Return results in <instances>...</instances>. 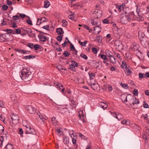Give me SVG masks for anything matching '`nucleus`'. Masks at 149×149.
Here are the masks:
<instances>
[{
  "label": "nucleus",
  "mask_w": 149,
  "mask_h": 149,
  "mask_svg": "<svg viewBox=\"0 0 149 149\" xmlns=\"http://www.w3.org/2000/svg\"><path fill=\"white\" fill-rule=\"evenodd\" d=\"M19 75L21 79L25 81H27L30 80L32 78V76L31 72L27 68H24L21 72Z\"/></svg>",
  "instance_id": "1"
},
{
  "label": "nucleus",
  "mask_w": 149,
  "mask_h": 149,
  "mask_svg": "<svg viewBox=\"0 0 149 149\" xmlns=\"http://www.w3.org/2000/svg\"><path fill=\"white\" fill-rule=\"evenodd\" d=\"M12 37V35L8 33L0 35V42H4L8 41L10 40V38Z\"/></svg>",
  "instance_id": "2"
},
{
  "label": "nucleus",
  "mask_w": 149,
  "mask_h": 149,
  "mask_svg": "<svg viewBox=\"0 0 149 149\" xmlns=\"http://www.w3.org/2000/svg\"><path fill=\"white\" fill-rule=\"evenodd\" d=\"M120 17V22L123 24H126L131 20V18L128 15H122Z\"/></svg>",
  "instance_id": "3"
},
{
  "label": "nucleus",
  "mask_w": 149,
  "mask_h": 149,
  "mask_svg": "<svg viewBox=\"0 0 149 149\" xmlns=\"http://www.w3.org/2000/svg\"><path fill=\"white\" fill-rule=\"evenodd\" d=\"M10 116L12 121V123H10L11 125H12V124L16 125L18 123L19 117L17 114H12Z\"/></svg>",
  "instance_id": "4"
},
{
  "label": "nucleus",
  "mask_w": 149,
  "mask_h": 149,
  "mask_svg": "<svg viewBox=\"0 0 149 149\" xmlns=\"http://www.w3.org/2000/svg\"><path fill=\"white\" fill-rule=\"evenodd\" d=\"M4 130V127L3 126L0 124V134L3 133ZM4 136H0V146L1 147L2 146V143L4 140Z\"/></svg>",
  "instance_id": "5"
},
{
  "label": "nucleus",
  "mask_w": 149,
  "mask_h": 149,
  "mask_svg": "<svg viewBox=\"0 0 149 149\" xmlns=\"http://www.w3.org/2000/svg\"><path fill=\"white\" fill-rule=\"evenodd\" d=\"M121 98L123 102H125L128 101V100L132 98V96L128 95L127 96L124 94L122 95Z\"/></svg>",
  "instance_id": "6"
},
{
  "label": "nucleus",
  "mask_w": 149,
  "mask_h": 149,
  "mask_svg": "<svg viewBox=\"0 0 149 149\" xmlns=\"http://www.w3.org/2000/svg\"><path fill=\"white\" fill-rule=\"evenodd\" d=\"M128 102L132 103L133 105H134L136 104H138L139 103L138 99H137L135 97L132 96V98L128 100Z\"/></svg>",
  "instance_id": "7"
},
{
  "label": "nucleus",
  "mask_w": 149,
  "mask_h": 149,
  "mask_svg": "<svg viewBox=\"0 0 149 149\" xmlns=\"http://www.w3.org/2000/svg\"><path fill=\"white\" fill-rule=\"evenodd\" d=\"M26 109L28 112L30 113H34L36 111V109L32 106H28L26 107Z\"/></svg>",
  "instance_id": "8"
},
{
  "label": "nucleus",
  "mask_w": 149,
  "mask_h": 149,
  "mask_svg": "<svg viewBox=\"0 0 149 149\" xmlns=\"http://www.w3.org/2000/svg\"><path fill=\"white\" fill-rule=\"evenodd\" d=\"M94 32L93 33L95 34H97L99 33L101 30V27L100 26H95L94 27Z\"/></svg>",
  "instance_id": "9"
},
{
  "label": "nucleus",
  "mask_w": 149,
  "mask_h": 149,
  "mask_svg": "<svg viewBox=\"0 0 149 149\" xmlns=\"http://www.w3.org/2000/svg\"><path fill=\"white\" fill-rule=\"evenodd\" d=\"M91 88L94 90L98 91L100 90V87L99 85L97 84H90Z\"/></svg>",
  "instance_id": "10"
},
{
  "label": "nucleus",
  "mask_w": 149,
  "mask_h": 149,
  "mask_svg": "<svg viewBox=\"0 0 149 149\" xmlns=\"http://www.w3.org/2000/svg\"><path fill=\"white\" fill-rule=\"evenodd\" d=\"M91 22L93 25L95 26H99L101 24L100 21H96L94 19H92L91 20Z\"/></svg>",
  "instance_id": "11"
},
{
  "label": "nucleus",
  "mask_w": 149,
  "mask_h": 149,
  "mask_svg": "<svg viewBox=\"0 0 149 149\" xmlns=\"http://www.w3.org/2000/svg\"><path fill=\"white\" fill-rule=\"evenodd\" d=\"M98 106L103 109H105L108 107V105L106 102H100L99 103Z\"/></svg>",
  "instance_id": "12"
},
{
  "label": "nucleus",
  "mask_w": 149,
  "mask_h": 149,
  "mask_svg": "<svg viewBox=\"0 0 149 149\" xmlns=\"http://www.w3.org/2000/svg\"><path fill=\"white\" fill-rule=\"evenodd\" d=\"M38 37L39 40L42 42L45 41L47 39L46 36L43 35L39 34L38 35Z\"/></svg>",
  "instance_id": "13"
},
{
  "label": "nucleus",
  "mask_w": 149,
  "mask_h": 149,
  "mask_svg": "<svg viewBox=\"0 0 149 149\" xmlns=\"http://www.w3.org/2000/svg\"><path fill=\"white\" fill-rule=\"evenodd\" d=\"M114 45L117 48H120L122 46V43L121 42L118 40L115 41Z\"/></svg>",
  "instance_id": "14"
},
{
  "label": "nucleus",
  "mask_w": 149,
  "mask_h": 149,
  "mask_svg": "<svg viewBox=\"0 0 149 149\" xmlns=\"http://www.w3.org/2000/svg\"><path fill=\"white\" fill-rule=\"evenodd\" d=\"M79 116L80 119L83 120V122L84 123H85V120H84L83 118L84 116V115L83 113V111L80 110L79 112Z\"/></svg>",
  "instance_id": "15"
},
{
  "label": "nucleus",
  "mask_w": 149,
  "mask_h": 149,
  "mask_svg": "<svg viewBox=\"0 0 149 149\" xmlns=\"http://www.w3.org/2000/svg\"><path fill=\"white\" fill-rule=\"evenodd\" d=\"M121 123L123 125H129L130 124V122L129 120H124L121 122Z\"/></svg>",
  "instance_id": "16"
},
{
  "label": "nucleus",
  "mask_w": 149,
  "mask_h": 149,
  "mask_svg": "<svg viewBox=\"0 0 149 149\" xmlns=\"http://www.w3.org/2000/svg\"><path fill=\"white\" fill-rule=\"evenodd\" d=\"M148 42H147V41L144 40H141V43L142 46L145 47H146L147 45H148Z\"/></svg>",
  "instance_id": "17"
},
{
  "label": "nucleus",
  "mask_w": 149,
  "mask_h": 149,
  "mask_svg": "<svg viewBox=\"0 0 149 149\" xmlns=\"http://www.w3.org/2000/svg\"><path fill=\"white\" fill-rule=\"evenodd\" d=\"M35 56H33L32 55H30L29 56H24L23 57V58L26 60L27 59H30L31 58H34Z\"/></svg>",
  "instance_id": "18"
},
{
  "label": "nucleus",
  "mask_w": 149,
  "mask_h": 149,
  "mask_svg": "<svg viewBox=\"0 0 149 149\" xmlns=\"http://www.w3.org/2000/svg\"><path fill=\"white\" fill-rule=\"evenodd\" d=\"M14 147L13 145L11 143L8 144L6 147L4 148V149H13Z\"/></svg>",
  "instance_id": "19"
},
{
  "label": "nucleus",
  "mask_w": 149,
  "mask_h": 149,
  "mask_svg": "<svg viewBox=\"0 0 149 149\" xmlns=\"http://www.w3.org/2000/svg\"><path fill=\"white\" fill-rule=\"evenodd\" d=\"M56 32L58 35L64 33L62 29L61 28H57L56 29Z\"/></svg>",
  "instance_id": "20"
},
{
  "label": "nucleus",
  "mask_w": 149,
  "mask_h": 149,
  "mask_svg": "<svg viewBox=\"0 0 149 149\" xmlns=\"http://www.w3.org/2000/svg\"><path fill=\"white\" fill-rule=\"evenodd\" d=\"M124 72L127 75H129L132 73V72L128 68H126L124 70Z\"/></svg>",
  "instance_id": "21"
},
{
  "label": "nucleus",
  "mask_w": 149,
  "mask_h": 149,
  "mask_svg": "<svg viewBox=\"0 0 149 149\" xmlns=\"http://www.w3.org/2000/svg\"><path fill=\"white\" fill-rule=\"evenodd\" d=\"M56 118L55 117H53L51 118V120L53 123V124L54 125H57V123L58 122L56 120Z\"/></svg>",
  "instance_id": "22"
},
{
  "label": "nucleus",
  "mask_w": 149,
  "mask_h": 149,
  "mask_svg": "<svg viewBox=\"0 0 149 149\" xmlns=\"http://www.w3.org/2000/svg\"><path fill=\"white\" fill-rule=\"evenodd\" d=\"M116 9L118 10L119 12H120L123 9V7L121 5H119L116 6Z\"/></svg>",
  "instance_id": "23"
},
{
  "label": "nucleus",
  "mask_w": 149,
  "mask_h": 149,
  "mask_svg": "<svg viewBox=\"0 0 149 149\" xmlns=\"http://www.w3.org/2000/svg\"><path fill=\"white\" fill-rule=\"evenodd\" d=\"M6 31L7 32V33L9 34L12 33L13 34H15V31L11 29H6Z\"/></svg>",
  "instance_id": "24"
},
{
  "label": "nucleus",
  "mask_w": 149,
  "mask_h": 149,
  "mask_svg": "<svg viewBox=\"0 0 149 149\" xmlns=\"http://www.w3.org/2000/svg\"><path fill=\"white\" fill-rule=\"evenodd\" d=\"M110 60L111 62L114 64L116 63V61L115 60V58L112 55L111 56L109 57Z\"/></svg>",
  "instance_id": "25"
},
{
  "label": "nucleus",
  "mask_w": 149,
  "mask_h": 149,
  "mask_svg": "<svg viewBox=\"0 0 149 149\" xmlns=\"http://www.w3.org/2000/svg\"><path fill=\"white\" fill-rule=\"evenodd\" d=\"M55 86L59 90H60V89H61V87H63V85L61 83H57L56 84V85Z\"/></svg>",
  "instance_id": "26"
},
{
  "label": "nucleus",
  "mask_w": 149,
  "mask_h": 149,
  "mask_svg": "<svg viewBox=\"0 0 149 149\" xmlns=\"http://www.w3.org/2000/svg\"><path fill=\"white\" fill-rule=\"evenodd\" d=\"M136 19L138 21L141 22L144 20V18L143 17L139 15V17H137L136 18Z\"/></svg>",
  "instance_id": "27"
},
{
  "label": "nucleus",
  "mask_w": 149,
  "mask_h": 149,
  "mask_svg": "<svg viewBox=\"0 0 149 149\" xmlns=\"http://www.w3.org/2000/svg\"><path fill=\"white\" fill-rule=\"evenodd\" d=\"M69 142V139L68 137H65L63 138V142L64 143L67 144Z\"/></svg>",
  "instance_id": "28"
},
{
  "label": "nucleus",
  "mask_w": 149,
  "mask_h": 149,
  "mask_svg": "<svg viewBox=\"0 0 149 149\" xmlns=\"http://www.w3.org/2000/svg\"><path fill=\"white\" fill-rule=\"evenodd\" d=\"M50 3L48 1H45L44 3V7L45 8H48L49 6Z\"/></svg>",
  "instance_id": "29"
},
{
  "label": "nucleus",
  "mask_w": 149,
  "mask_h": 149,
  "mask_svg": "<svg viewBox=\"0 0 149 149\" xmlns=\"http://www.w3.org/2000/svg\"><path fill=\"white\" fill-rule=\"evenodd\" d=\"M106 55L109 57L112 55V53L110 51L107 50L106 51Z\"/></svg>",
  "instance_id": "30"
},
{
  "label": "nucleus",
  "mask_w": 149,
  "mask_h": 149,
  "mask_svg": "<svg viewBox=\"0 0 149 149\" xmlns=\"http://www.w3.org/2000/svg\"><path fill=\"white\" fill-rule=\"evenodd\" d=\"M69 133L71 137L73 139H74L75 137V133L73 130H72L69 132Z\"/></svg>",
  "instance_id": "31"
},
{
  "label": "nucleus",
  "mask_w": 149,
  "mask_h": 149,
  "mask_svg": "<svg viewBox=\"0 0 149 149\" xmlns=\"http://www.w3.org/2000/svg\"><path fill=\"white\" fill-rule=\"evenodd\" d=\"M69 69L73 71H76L75 66L73 65V63L69 65Z\"/></svg>",
  "instance_id": "32"
},
{
  "label": "nucleus",
  "mask_w": 149,
  "mask_h": 149,
  "mask_svg": "<svg viewBox=\"0 0 149 149\" xmlns=\"http://www.w3.org/2000/svg\"><path fill=\"white\" fill-rule=\"evenodd\" d=\"M30 132H25L26 134H34L35 133V130L33 128H31L29 130Z\"/></svg>",
  "instance_id": "33"
},
{
  "label": "nucleus",
  "mask_w": 149,
  "mask_h": 149,
  "mask_svg": "<svg viewBox=\"0 0 149 149\" xmlns=\"http://www.w3.org/2000/svg\"><path fill=\"white\" fill-rule=\"evenodd\" d=\"M120 66L123 68H126L127 66L125 63L124 61H122Z\"/></svg>",
  "instance_id": "34"
},
{
  "label": "nucleus",
  "mask_w": 149,
  "mask_h": 149,
  "mask_svg": "<svg viewBox=\"0 0 149 149\" xmlns=\"http://www.w3.org/2000/svg\"><path fill=\"white\" fill-rule=\"evenodd\" d=\"M99 56L102 59L104 60V61L107 60V59L106 56L102 54H100Z\"/></svg>",
  "instance_id": "35"
},
{
  "label": "nucleus",
  "mask_w": 149,
  "mask_h": 149,
  "mask_svg": "<svg viewBox=\"0 0 149 149\" xmlns=\"http://www.w3.org/2000/svg\"><path fill=\"white\" fill-rule=\"evenodd\" d=\"M141 118H144V119L147 121L149 120V119L148 118V116L147 114L142 115L141 116Z\"/></svg>",
  "instance_id": "36"
},
{
  "label": "nucleus",
  "mask_w": 149,
  "mask_h": 149,
  "mask_svg": "<svg viewBox=\"0 0 149 149\" xmlns=\"http://www.w3.org/2000/svg\"><path fill=\"white\" fill-rule=\"evenodd\" d=\"M56 131H57V134L58 135H60L62 134L63 132H61L60 129L59 128H57L56 129Z\"/></svg>",
  "instance_id": "37"
},
{
  "label": "nucleus",
  "mask_w": 149,
  "mask_h": 149,
  "mask_svg": "<svg viewBox=\"0 0 149 149\" xmlns=\"http://www.w3.org/2000/svg\"><path fill=\"white\" fill-rule=\"evenodd\" d=\"M123 116L121 114H117V116H116V118H117L118 120H120L123 118Z\"/></svg>",
  "instance_id": "38"
},
{
  "label": "nucleus",
  "mask_w": 149,
  "mask_h": 149,
  "mask_svg": "<svg viewBox=\"0 0 149 149\" xmlns=\"http://www.w3.org/2000/svg\"><path fill=\"white\" fill-rule=\"evenodd\" d=\"M139 78H143L146 77V75L144 73H139Z\"/></svg>",
  "instance_id": "39"
},
{
  "label": "nucleus",
  "mask_w": 149,
  "mask_h": 149,
  "mask_svg": "<svg viewBox=\"0 0 149 149\" xmlns=\"http://www.w3.org/2000/svg\"><path fill=\"white\" fill-rule=\"evenodd\" d=\"M62 22L63 23V26L64 27H66L68 24L67 21L65 20L64 19L62 21Z\"/></svg>",
  "instance_id": "40"
},
{
  "label": "nucleus",
  "mask_w": 149,
  "mask_h": 149,
  "mask_svg": "<svg viewBox=\"0 0 149 149\" xmlns=\"http://www.w3.org/2000/svg\"><path fill=\"white\" fill-rule=\"evenodd\" d=\"M120 85L122 87L125 89H127L128 88V85L126 84H121Z\"/></svg>",
  "instance_id": "41"
},
{
  "label": "nucleus",
  "mask_w": 149,
  "mask_h": 149,
  "mask_svg": "<svg viewBox=\"0 0 149 149\" xmlns=\"http://www.w3.org/2000/svg\"><path fill=\"white\" fill-rule=\"evenodd\" d=\"M27 17H28V19L27 20L26 22L29 24H30L31 25H32L33 24H32L31 21V20L30 17H29V16H27Z\"/></svg>",
  "instance_id": "42"
},
{
  "label": "nucleus",
  "mask_w": 149,
  "mask_h": 149,
  "mask_svg": "<svg viewBox=\"0 0 149 149\" xmlns=\"http://www.w3.org/2000/svg\"><path fill=\"white\" fill-rule=\"evenodd\" d=\"M40 21H42V22H47L48 20V19H47L45 18V17H43L42 18H40Z\"/></svg>",
  "instance_id": "43"
},
{
  "label": "nucleus",
  "mask_w": 149,
  "mask_h": 149,
  "mask_svg": "<svg viewBox=\"0 0 149 149\" xmlns=\"http://www.w3.org/2000/svg\"><path fill=\"white\" fill-rule=\"evenodd\" d=\"M80 56L84 59L87 60L88 59L87 56L84 54L81 53L80 54Z\"/></svg>",
  "instance_id": "44"
},
{
  "label": "nucleus",
  "mask_w": 149,
  "mask_h": 149,
  "mask_svg": "<svg viewBox=\"0 0 149 149\" xmlns=\"http://www.w3.org/2000/svg\"><path fill=\"white\" fill-rule=\"evenodd\" d=\"M79 42L81 45L83 46H86L85 45L87 43V42L86 41H85L84 42H81L80 40H79Z\"/></svg>",
  "instance_id": "45"
},
{
  "label": "nucleus",
  "mask_w": 149,
  "mask_h": 149,
  "mask_svg": "<svg viewBox=\"0 0 149 149\" xmlns=\"http://www.w3.org/2000/svg\"><path fill=\"white\" fill-rule=\"evenodd\" d=\"M25 127H26V131L25 132H30L29 130H31L32 128L29 126L25 125Z\"/></svg>",
  "instance_id": "46"
},
{
  "label": "nucleus",
  "mask_w": 149,
  "mask_h": 149,
  "mask_svg": "<svg viewBox=\"0 0 149 149\" xmlns=\"http://www.w3.org/2000/svg\"><path fill=\"white\" fill-rule=\"evenodd\" d=\"M62 38L63 36H58L57 37V39L58 41L61 42L62 40Z\"/></svg>",
  "instance_id": "47"
},
{
  "label": "nucleus",
  "mask_w": 149,
  "mask_h": 149,
  "mask_svg": "<svg viewBox=\"0 0 149 149\" xmlns=\"http://www.w3.org/2000/svg\"><path fill=\"white\" fill-rule=\"evenodd\" d=\"M33 48H34L36 50H38L40 48V46L38 44L35 45Z\"/></svg>",
  "instance_id": "48"
},
{
  "label": "nucleus",
  "mask_w": 149,
  "mask_h": 149,
  "mask_svg": "<svg viewBox=\"0 0 149 149\" xmlns=\"http://www.w3.org/2000/svg\"><path fill=\"white\" fill-rule=\"evenodd\" d=\"M138 94V90L136 89H134V90L133 94L135 96H137Z\"/></svg>",
  "instance_id": "49"
},
{
  "label": "nucleus",
  "mask_w": 149,
  "mask_h": 149,
  "mask_svg": "<svg viewBox=\"0 0 149 149\" xmlns=\"http://www.w3.org/2000/svg\"><path fill=\"white\" fill-rule=\"evenodd\" d=\"M13 18L14 20L15 21L18 20L19 19V16L17 15H16L14 16H13Z\"/></svg>",
  "instance_id": "50"
},
{
  "label": "nucleus",
  "mask_w": 149,
  "mask_h": 149,
  "mask_svg": "<svg viewBox=\"0 0 149 149\" xmlns=\"http://www.w3.org/2000/svg\"><path fill=\"white\" fill-rule=\"evenodd\" d=\"M34 45L33 43H30L28 44V46L31 49H33Z\"/></svg>",
  "instance_id": "51"
},
{
  "label": "nucleus",
  "mask_w": 149,
  "mask_h": 149,
  "mask_svg": "<svg viewBox=\"0 0 149 149\" xmlns=\"http://www.w3.org/2000/svg\"><path fill=\"white\" fill-rule=\"evenodd\" d=\"M15 34L16 33L17 34H18L20 33L21 31L19 29H15Z\"/></svg>",
  "instance_id": "52"
},
{
  "label": "nucleus",
  "mask_w": 149,
  "mask_h": 149,
  "mask_svg": "<svg viewBox=\"0 0 149 149\" xmlns=\"http://www.w3.org/2000/svg\"><path fill=\"white\" fill-rule=\"evenodd\" d=\"M63 54L65 57H68L70 53L68 52L65 51L64 52Z\"/></svg>",
  "instance_id": "53"
},
{
  "label": "nucleus",
  "mask_w": 149,
  "mask_h": 149,
  "mask_svg": "<svg viewBox=\"0 0 149 149\" xmlns=\"http://www.w3.org/2000/svg\"><path fill=\"white\" fill-rule=\"evenodd\" d=\"M17 15H19L20 17L21 18H24L26 16V15L22 13H17Z\"/></svg>",
  "instance_id": "54"
},
{
  "label": "nucleus",
  "mask_w": 149,
  "mask_h": 149,
  "mask_svg": "<svg viewBox=\"0 0 149 149\" xmlns=\"http://www.w3.org/2000/svg\"><path fill=\"white\" fill-rule=\"evenodd\" d=\"M8 8V6L6 5H4L2 7V9L4 10H6Z\"/></svg>",
  "instance_id": "55"
},
{
  "label": "nucleus",
  "mask_w": 149,
  "mask_h": 149,
  "mask_svg": "<svg viewBox=\"0 0 149 149\" xmlns=\"http://www.w3.org/2000/svg\"><path fill=\"white\" fill-rule=\"evenodd\" d=\"M89 75L90 77V79L91 80H92L93 78V77H94V74L91 73H90Z\"/></svg>",
  "instance_id": "56"
},
{
  "label": "nucleus",
  "mask_w": 149,
  "mask_h": 149,
  "mask_svg": "<svg viewBox=\"0 0 149 149\" xmlns=\"http://www.w3.org/2000/svg\"><path fill=\"white\" fill-rule=\"evenodd\" d=\"M42 28L46 30H49V25L44 26L42 27Z\"/></svg>",
  "instance_id": "57"
},
{
  "label": "nucleus",
  "mask_w": 149,
  "mask_h": 149,
  "mask_svg": "<svg viewBox=\"0 0 149 149\" xmlns=\"http://www.w3.org/2000/svg\"><path fill=\"white\" fill-rule=\"evenodd\" d=\"M102 22L104 24H108L109 23V21L107 19H104L102 20Z\"/></svg>",
  "instance_id": "58"
},
{
  "label": "nucleus",
  "mask_w": 149,
  "mask_h": 149,
  "mask_svg": "<svg viewBox=\"0 0 149 149\" xmlns=\"http://www.w3.org/2000/svg\"><path fill=\"white\" fill-rule=\"evenodd\" d=\"M70 49L71 50L73 51L75 49L74 47V45L72 43H71L70 44Z\"/></svg>",
  "instance_id": "59"
},
{
  "label": "nucleus",
  "mask_w": 149,
  "mask_h": 149,
  "mask_svg": "<svg viewBox=\"0 0 149 149\" xmlns=\"http://www.w3.org/2000/svg\"><path fill=\"white\" fill-rule=\"evenodd\" d=\"M92 51L95 54L97 52V49L95 47H94L92 48Z\"/></svg>",
  "instance_id": "60"
},
{
  "label": "nucleus",
  "mask_w": 149,
  "mask_h": 149,
  "mask_svg": "<svg viewBox=\"0 0 149 149\" xmlns=\"http://www.w3.org/2000/svg\"><path fill=\"white\" fill-rule=\"evenodd\" d=\"M15 51L18 52L20 53H22V51L23 50L19 49H15Z\"/></svg>",
  "instance_id": "61"
},
{
  "label": "nucleus",
  "mask_w": 149,
  "mask_h": 149,
  "mask_svg": "<svg viewBox=\"0 0 149 149\" xmlns=\"http://www.w3.org/2000/svg\"><path fill=\"white\" fill-rule=\"evenodd\" d=\"M79 137H81V138L83 139H85V136L82 134L81 133H79Z\"/></svg>",
  "instance_id": "62"
},
{
  "label": "nucleus",
  "mask_w": 149,
  "mask_h": 149,
  "mask_svg": "<svg viewBox=\"0 0 149 149\" xmlns=\"http://www.w3.org/2000/svg\"><path fill=\"white\" fill-rule=\"evenodd\" d=\"M82 26L85 29H86L87 30L89 29V26L86 25L84 24L82 25Z\"/></svg>",
  "instance_id": "63"
},
{
  "label": "nucleus",
  "mask_w": 149,
  "mask_h": 149,
  "mask_svg": "<svg viewBox=\"0 0 149 149\" xmlns=\"http://www.w3.org/2000/svg\"><path fill=\"white\" fill-rule=\"evenodd\" d=\"M116 69V67L114 66H111V68H110V70H111V71H115Z\"/></svg>",
  "instance_id": "64"
}]
</instances>
